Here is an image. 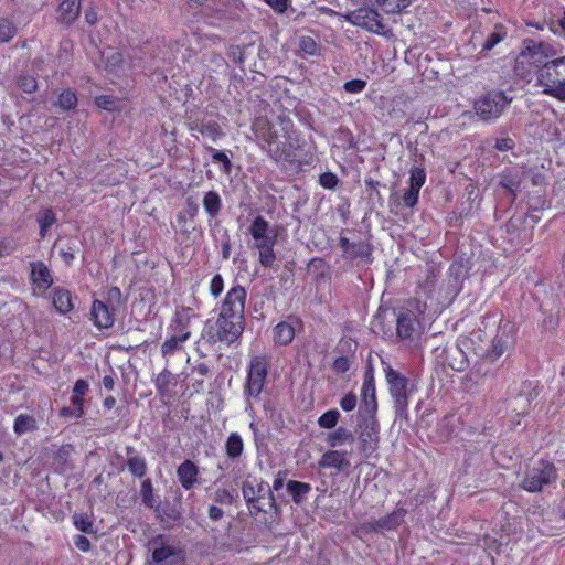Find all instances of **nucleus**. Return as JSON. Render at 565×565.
<instances>
[{
	"instance_id": "obj_1",
	"label": "nucleus",
	"mask_w": 565,
	"mask_h": 565,
	"mask_svg": "<svg viewBox=\"0 0 565 565\" xmlns=\"http://www.w3.org/2000/svg\"><path fill=\"white\" fill-rule=\"evenodd\" d=\"M554 55L555 50L551 44L525 39L521 52L515 57L514 73L521 79L531 82L534 74L539 77V73L546 64L547 58Z\"/></svg>"
},
{
	"instance_id": "obj_2",
	"label": "nucleus",
	"mask_w": 565,
	"mask_h": 565,
	"mask_svg": "<svg viewBox=\"0 0 565 565\" xmlns=\"http://www.w3.org/2000/svg\"><path fill=\"white\" fill-rule=\"evenodd\" d=\"M270 364V358L268 355H255L250 359L247 379L244 384V397L246 402V412L254 416L255 409L253 401H259L263 392Z\"/></svg>"
},
{
	"instance_id": "obj_3",
	"label": "nucleus",
	"mask_w": 565,
	"mask_h": 565,
	"mask_svg": "<svg viewBox=\"0 0 565 565\" xmlns=\"http://www.w3.org/2000/svg\"><path fill=\"white\" fill-rule=\"evenodd\" d=\"M537 85L543 93L565 103V56L547 61L539 73Z\"/></svg>"
},
{
	"instance_id": "obj_4",
	"label": "nucleus",
	"mask_w": 565,
	"mask_h": 565,
	"mask_svg": "<svg viewBox=\"0 0 565 565\" xmlns=\"http://www.w3.org/2000/svg\"><path fill=\"white\" fill-rule=\"evenodd\" d=\"M557 479V469L548 460H539L536 465L527 469L522 480V488L527 492H540L545 486L554 483Z\"/></svg>"
},
{
	"instance_id": "obj_5",
	"label": "nucleus",
	"mask_w": 565,
	"mask_h": 565,
	"mask_svg": "<svg viewBox=\"0 0 565 565\" xmlns=\"http://www.w3.org/2000/svg\"><path fill=\"white\" fill-rule=\"evenodd\" d=\"M514 391L515 394L507 398L505 403L511 413L519 417L529 414L532 402L540 395L542 386L537 382L523 381Z\"/></svg>"
},
{
	"instance_id": "obj_6",
	"label": "nucleus",
	"mask_w": 565,
	"mask_h": 565,
	"mask_svg": "<svg viewBox=\"0 0 565 565\" xmlns=\"http://www.w3.org/2000/svg\"><path fill=\"white\" fill-rule=\"evenodd\" d=\"M356 433L359 449L369 457L379 448L380 443V423L376 416L359 415Z\"/></svg>"
},
{
	"instance_id": "obj_7",
	"label": "nucleus",
	"mask_w": 565,
	"mask_h": 565,
	"mask_svg": "<svg viewBox=\"0 0 565 565\" xmlns=\"http://www.w3.org/2000/svg\"><path fill=\"white\" fill-rule=\"evenodd\" d=\"M242 492L246 503L252 505L257 511L265 510L260 504L262 500H267L269 508L276 507L275 497L269 484L262 479L248 478L243 483Z\"/></svg>"
},
{
	"instance_id": "obj_8",
	"label": "nucleus",
	"mask_w": 565,
	"mask_h": 565,
	"mask_svg": "<svg viewBox=\"0 0 565 565\" xmlns=\"http://www.w3.org/2000/svg\"><path fill=\"white\" fill-rule=\"evenodd\" d=\"M344 18L351 24L370 32L385 36L391 35V30L383 22L381 14L372 8H359L349 12Z\"/></svg>"
},
{
	"instance_id": "obj_9",
	"label": "nucleus",
	"mask_w": 565,
	"mask_h": 565,
	"mask_svg": "<svg viewBox=\"0 0 565 565\" xmlns=\"http://www.w3.org/2000/svg\"><path fill=\"white\" fill-rule=\"evenodd\" d=\"M385 376L390 385V392L394 398L396 413L406 415L408 407V379L395 371L392 366L384 367Z\"/></svg>"
},
{
	"instance_id": "obj_10",
	"label": "nucleus",
	"mask_w": 565,
	"mask_h": 565,
	"mask_svg": "<svg viewBox=\"0 0 565 565\" xmlns=\"http://www.w3.org/2000/svg\"><path fill=\"white\" fill-rule=\"evenodd\" d=\"M217 339L231 344L235 342L243 333L244 317L220 315L216 321Z\"/></svg>"
},
{
	"instance_id": "obj_11",
	"label": "nucleus",
	"mask_w": 565,
	"mask_h": 565,
	"mask_svg": "<svg viewBox=\"0 0 565 565\" xmlns=\"http://www.w3.org/2000/svg\"><path fill=\"white\" fill-rule=\"evenodd\" d=\"M284 232L278 225L270 226L262 216H257L249 226V233L256 241H262L265 247H271L278 243V236Z\"/></svg>"
},
{
	"instance_id": "obj_12",
	"label": "nucleus",
	"mask_w": 565,
	"mask_h": 565,
	"mask_svg": "<svg viewBox=\"0 0 565 565\" xmlns=\"http://www.w3.org/2000/svg\"><path fill=\"white\" fill-rule=\"evenodd\" d=\"M361 406L359 415H372L376 416L377 401L375 393V380L373 370L370 367L364 374V381L361 388Z\"/></svg>"
},
{
	"instance_id": "obj_13",
	"label": "nucleus",
	"mask_w": 565,
	"mask_h": 565,
	"mask_svg": "<svg viewBox=\"0 0 565 565\" xmlns=\"http://www.w3.org/2000/svg\"><path fill=\"white\" fill-rule=\"evenodd\" d=\"M404 516L405 510L397 509L379 520H371L361 524L360 531L362 533L393 531L399 526L404 520Z\"/></svg>"
},
{
	"instance_id": "obj_14",
	"label": "nucleus",
	"mask_w": 565,
	"mask_h": 565,
	"mask_svg": "<svg viewBox=\"0 0 565 565\" xmlns=\"http://www.w3.org/2000/svg\"><path fill=\"white\" fill-rule=\"evenodd\" d=\"M245 299L246 291L243 287L231 288L222 303L220 315L244 317Z\"/></svg>"
},
{
	"instance_id": "obj_15",
	"label": "nucleus",
	"mask_w": 565,
	"mask_h": 565,
	"mask_svg": "<svg viewBox=\"0 0 565 565\" xmlns=\"http://www.w3.org/2000/svg\"><path fill=\"white\" fill-rule=\"evenodd\" d=\"M530 170L524 164L505 168L501 173L500 184L515 194L527 178Z\"/></svg>"
},
{
	"instance_id": "obj_16",
	"label": "nucleus",
	"mask_w": 565,
	"mask_h": 565,
	"mask_svg": "<svg viewBox=\"0 0 565 565\" xmlns=\"http://www.w3.org/2000/svg\"><path fill=\"white\" fill-rule=\"evenodd\" d=\"M152 561L156 565H184L182 550L172 544L153 547Z\"/></svg>"
},
{
	"instance_id": "obj_17",
	"label": "nucleus",
	"mask_w": 565,
	"mask_h": 565,
	"mask_svg": "<svg viewBox=\"0 0 565 565\" xmlns=\"http://www.w3.org/2000/svg\"><path fill=\"white\" fill-rule=\"evenodd\" d=\"M116 308L109 306L103 300H95L92 305L90 315L94 324L98 329H108L115 323Z\"/></svg>"
},
{
	"instance_id": "obj_18",
	"label": "nucleus",
	"mask_w": 565,
	"mask_h": 565,
	"mask_svg": "<svg viewBox=\"0 0 565 565\" xmlns=\"http://www.w3.org/2000/svg\"><path fill=\"white\" fill-rule=\"evenodd\" d=\"M498 332L500 333L497 340V356L502 355L507 351H511L516 341L518 327L511 321L501 320L498 326Z\"/></svg>"
},
{
	"instance_id": "obj_19",
	"label": "nucleus",
	"mask_w": 565,
	"mask_h": 565,
	"mask_svg": "<svg viewBox=\"0 0 565 565\" xmlns=\"http://www.w3.org/2000/svg\"><path fill=\"white\" fill-rule=\"evenodd\" d=\"M321 468H333L341 471L350 467V460L347 451L328 450L318 462Z\"/></svg>"
},
{
	"instance_id": "obj_20",
	"label": "nucleus",
	"mask_w": 565,
	"mask_h": 565,
	"mask_svg": "<svg viewBox=\"0 0 565 565\" xmlns=\"http://www.w3.org/2000/svg\"><path fill=\"white\" fill-rule=\"evenodd\" d=\"M199 468L191 460H184L177 469V477L185 490H191L198 482Z\"/></svg>"
},
{
	"instance_id": "obj_21",
	"label": "nucleus",
	"mask_w": 565,
	"mask_h": 565,
	"mask_svg": "<svg viewBox=\"0 0 565 565\" xmlns=\"http://www.w3.org/2000/svg\"><path fill=\"white\" fill-rule=\"evenodd\" d=\"M253 131L255 137L262 141H264L268 150L271 151V146L276 142L278 136L276 131L273 130V127L268 119L264 117H258L253 122Z\"/></svg>"
},
{
	"instance_id": "obj_22",
	"label": "nucleus",
	"mask_w": 565,
	"mask_h": 565,
	"mask_svg": "<svg viewBox=\"0 0 565 565\" xmlns=\"http://www.w3.org/2000/svg\"><path fill=\"white\" fill-rule=\"evenodd\" d=\"M397 335L403 340L418 334L419 322L412 312L402 313L397 319Z\"/></svg>"
},
{
	"instance_id": "obj_23",
	"label": "nucleus",
	"mask_w": 565,
	"mask_h": 565,
	"mask_svg": "<svg viewBox=\"0 0 565 565\" xmlns=\"http://www.w3.org/2000/svg\"><path fill=\"white\" fill-rule=\"evenodd\" d=\"M126 465L129 472L137 478L145 477L148 469L146 459L142 456H140L131 446L126 448Z\"/></svg>"
},
{
	"instance_id": "obj_24",
	"label": "nucleus",
	"mask_w": 565,
	"mask_h": 565,
	"mask_svg": "<svg viewBox=\"0 0 565 565\" xmlns=\"http://www.w3.org/2000/svg\"><path fill=\"white\" fill-rule=\"evenodd\" d=\"M57 12L58 21L66 25L72 24L79 15L81 0H62Z\"/></svg>"
},
{
	"instance_id": "obj_25",
	"label": "nucleus",
	"mask_w": 565,
	"mask_h": 565,
	"mask_svg": "<svg viewBox=\"0 0 565 565\" xmlns=\"http://www.w3.org/2000/svg\"><path fill=\"white\" fill-rule=\"evenodd\" d=\"M190 129L192 131L200 132L203 137H205L212 141H215L223 136L220 125L213 120H209V121L194 120L190 124Z\"/></svg>"
},
{
	"instance_id": "obj_26",
	"label": "nucleus",
	"mask_w": 565,
	"mask_h": 565,
	"mask_svg": "<svg viewBox=\"0 0 565 565\" xmlns=\"http://www.w3.org/2000/svg\"><path fill=\"white\" fill-rule=\"evenodd\" d=\"M31 280L40 289H47L53 279L49 268L41 262L31 264Z\"/></svg>"
},
{
	"instance_id": "obj_27",
	"label": "nucleus",
	"mask_w": 565,
	"mask_h": 565,
	"mask_svg": "<svg viewBox=\"0 0 565 565\" xmlns=\"http://www.w3.org/2000/svg\"><path fill=\"white\" fill-rule=\"evenodd\" d=\"M274 341L279 345L289 344L295 337V326L290 321L279 322L273 331Z\"/></svg>"
},
{
	"instance_id": "obj_28",
	"label": "nucleus",
	"mask_w": 565,
	"mask_h": 565,
	"mask_svg": "<svg viewBox=\"0 0 565 565\" xmlns=\"http://www.w3.org/2000/svg\"><path fill=\"white\" fill-rule=\"evenodd\" d=\"M190 331L181 330L178 334L168 338L161 345L163 356L172 355L182 348V344L190 338Z\"/></svg>"
},
{
	"instance_id": "obj_29",
	"label": "nucleus",
	"mask_w": 565,
	"mask_h": 565,
	"mask_svg": "<svg viewBox=\"0 0 565 565\" xmlns=\"http://www.w3.org/2000/svg\"><path fill=\"white\" fill-rule=\"evenodd\" d=\"M372 7H379L387 14L401 13L411 6V0H366Z\"/></svg>"
},
{
	"instance_id": "obj_30",
	"label": "nucleus",
	"mask_w": 565,
	"mask_h": 565,
	"mask_svg": "<svg viewBox=\"0 0 565 565\" xmlns=\"http://www.w3.org/2000/svg\"><path fill=\"white\" fill-rule=\"evenodd\" d=\"M354 441V435L351 430L345 427H339L334 431L330 433L327 437V443L330 447L334 448L345 443L352 444Z\"/></svg>"
},
{
	"instance_id": "obj_31",
	"label": "nucleus",
	"mask_w": 565,
	"mask_h": 565,
	"mask_svg": "<svg viewBox=\"0 0 565 565\" xmlns=\"http://www.w3.org/2000/svg\"><path fill=\"white\" fill-rule=\"evenodd\" d=\"M203 207L210 217H216L222 209V200L217 192L209 191L203 196Z\"/></svg>"
},
{
	"instance_id": "obj_32",
	"label": "nucleus",
	"mask_w": 565,
	"mask_h": 565,
	"mask_svg": "<svg viewBox=\"0 0 565 565\" xmlns=\"http://www.w3.org/2000/svg\"><path fill=\"white\" fill-rule=\"evenodd\" d=\"M244 450V443L237 433H232L226 439L225 451L231 460L237 459Z\"/></svg>"
},
{
	"instance_id": "obj_33",
	"label": "nucleus",
	"mask_w": 565,
	"mask_h": 565,
	"mask_svg": "<svg viewBox=\"0 0 565 565\" xmlns=\"http://www.w3.org/2000/svg\"><path fill=\"white\" fill-rule=\"evenodd\" d=\"M38 428L36 420L33 416L28 414H20L14 420L13 430L18 436L33 431Z\"/></svg>"
},
{
	"instance_id": "obj_34",
	"label": "nucleus",
	"mask_w": 565,
	"mask_h": 565,
	"mask_svg": "<svg viewBox=\"0 0 565 565\" xmlns=\"http://www.w3.org/2000/svg\"><path fill=\"white\" fill-rule=\"evenodd\" d=\"M287 490L292 497L295 503H300L310 492L311 486L306 482L290 480L287 482Z\"/></svg>"
},
{
	"instance_id": "obj_35",
	"label": "nucleus",
	"mask_w": 565,
	"mask_h": 565,
	"mask_svg": "<svg viewBox=\"0 0 565 565\" xmlns=\"http://www.w3.org/2000/svg\"><path fill=\"white\" fill-rule=\"evenodd\" d=\"M140 495H141L142 503L147 508H149V509L158 508V500L153 492V486H152L151 479L146 478L142 480L141 486H140Z\"/></svg>"
},
{
	"instance_id": "obj_36",
	"label": "nucleus",
	"mask_w": 565,
	"mask_h": 565,
	"mask_svg": "<svg viewBox=\"0 0 565 565\" xmlns=\"http://www.w3.org/2000/svg\"><path fill=\"white\" fill-rule=\"evenodd\" d=\"M53 305L58 312H70L74 307L70 291L57 290L53 296Z\"/></svg>"
},
{
	"instance_id": "obj_37",
	"label": "nucleus",
	"mask_w": 565,
	"mask_h": 565,
	"mask_svg": "<svg viewBox=\"0 0 565 565\" xmlns=\"http://www.w3.org/2000/svg\"><path fill=\"white\" fill-rule=\"evenodd\" d=\"M493 103L494 99L490 93L482 96L475 103L476 114L482 119H489L493 110Z\"/></svg>"
},
{
	"instance_id": "obj_38",
	"label": "nucleus",
	"mask_w": 565,
	"mask_h": 565,
	"mask_svg": "<svg viewBox=\"0 0 565 565\" xmlns=\"http://www.w3.org/2000/svg\"><path fill=\"white\" fill-rule=\"evenodd\" d=\"M88 391V383L79 379L76 381L74 387H73V394L71 397V402L74 406H82L84 405V395Z\"/></svg>"
},
{
	"instance_id": "obj_39",
	"label": "nucleus",
	"mask_w": 565,
	"mask_h": 565,
	"mask_svg": "<svg viewBox=\"0 0 565 565\" xmlns=\"http://www.w3.org/2000/svg\"><path fill=\"white\" fill-rule=\"evenodd\" d=\"M56 105L64 110L73 109L77 105V96L73 90L64 89L58 95Z\"/></svg>"
},
{
	"instance_id": "obj_40",
	"label": "nucleus",
	"mask_w": 565,
	"mask_h": 565,
	"mask_svg": "<svg viewBox=\"0 0 565 565\" xmlns=\"http://www.w3.org/2000/svg\"><path fill=\"white\" fill-rule=\"evenodd\" d=\"M173 383H174V376L168 370H163L161 373L158 374V376L156 379V387L159 391V393L162 395H164L169 392V388Z\"/></svg>"
},
{
	"instance_id": "obj_41",
	"label": "nucleus",
	"mask_w": 565,
	"mask_h": 565,
	"mask_svg": "<svg viewBox=\"0 0 565 565\" xmlns=\"http://www.w3.org/2000/svg\"><path fill=\"white\" fill-rule=\"evenodd\" d=\"M438 268L436 266H431L428 269L426 278L419 282V288L427 295L430 296L435 289L436 280H437Z\"/></svg>"
},
{
	"instance_id": "obj_42",
	"label": "nucleus",
	"mask_w": 565,
	"mask_h": 565,
	"mask_svg": "<svg viewBox=\"0 0 565 565\" xmlns=\"http://www.w3.org/2000/svg\"><path fill=\"white\" fill-rule=\"evenodd\" d=\"M340 418V412L338 409H329L318 418V424L322 428L331 429L334 428Z\"/></svg>"
},
{
	"instance_id": "obj_43",
	"label": "nucleus",
	"mask_w": 565,
	"mask_h": 565,
	"mask_svg": "<svg viewBox=\"0 0 565 565\" xmlns=\"http://www.w3.org/2000/svg\"><path fill=\"white\" fill-rule=\"evenodd\" d=\"M105 62L107 70L116 72L122 66L124 56L117 51L108 50L105 55Z\"/></svg>"
},
{
	"instance_id": "obj_44",
	"label": "nucleus",
	"mask_w": 565,
	"mask_h": 565,
	"mask_svg": "<svg viewBox=\"0 0 565 565\" xmlns=\"http://www.w3.org/2000/svg\"><path fill=\"white\" fill-rule=\"evenodd\" d=\"M38 222L40 224V233L42 236L45 235V232L52 226L55 222L54 212L51 209L43 210L38 214Z\"/></svg>"
},
{
	"instance_id": "obj_45",
	"label": "nucleus",
	"mask_w": 565,
	"mask_h": 565,
	"mask_svg": "<svg viewBox=\"0 0 565 565\" xmlns=\"http://www.w3.org/2000/svg\"><path fill=\"white\" fill-rule=\"evenodd\" d=\"M17 33L15 25L7 20L3 19L0 21V41L3 43L9 42Z\"/></svg>"
},
{
	"instance_id": "obj_46",
	"label": "nucleus",
	"mask_w": 565,
	"mask_h": 565,
	"mask_svg": "<svg viewBox=\"0 0 565 565\" xmlns=\"http://www.w3.org/2000/svg\"><path fill=\"white\" fill-rule=\"evenodd\" d=\"M425 180H426V173H425L424 169L414 168L411 170L409 186L419 191L422 189V186L424 185Z\"/></svg>"
},
{
	"instance_id": "obj_47",
	"label": "nucleus",
	"mask_w": 565,
	"mask_h": 565,
	"mask_svg": "<svg viewBox=\"0 0 565 565\" xmlns=\"http://www.w3.org/2000/svg\"><path fill=\"white\" fill-rule=\"evenodd\" d=\"M74 525L77 530L84 533H92L93 532V522L89 520V518L85 514H75L73 516Z\"/></svg>"
},
{
	"instance_id": "obj_48",
	"label": "nucleus",
	"mask_w": 565,
	"mask_h": 565,
	"mask_svg": "<svg viewBox=\"0 0 565 565\" xmlns=\"http://www.w3.org/2000/svg\"><path fill=\"white\" fill-rule=\"evenodd\" d=\"M299 46L301 51L308 55H317L319 52V45L311 36H302L300 39Z\"/></svg>"
},
{
	"instance_id": "obj_49",
	"label": "nucleus",
	"mask_w": 565,
	"mask_h": 565,
	"mask_svg": "<svg viewBox=\"0 0 565 565\" xmlns=\"http://www.w3.org/2000/svg\"><path fill=\"white\" fill-rule=\"evenodd\" d=\"M18 85L24 93L28 94L35 92L38 88L36 79L31 75L20 76Z\"/></svg>"
},
{
	"instance_id": "obj_50",
	"label": "nucleus",
	"mask_w": 565,
	"mask_h": 565,
	"mask_svg": "<svg viewBox=\"0 0 565 565\" xmlns=\"http://www.w3.org/2000/svg\"><path fill=\"white\" fill-rule=\"evenodd\" d=\"M213 501L223 505H231L233 503V494L226 489H217L213 494Z\"/></svg>"
},
{
	"instance_id": "obj_51",
	"label": "nucleus",
	"mask_w": 565,
	"mask_h": 565,
	"mask_svg": "<svg viewBox=\"0 0 565 565\" xmlns=\"http://www.w3.org/2000/svg\"><path fill=\"white\" fill-rule=\"evenodd\" d=\"M356 401V395L353 392H349L340 399V407L344 412H351L355 408Z\"/></svg>"
},
{
	"instance_id": "obj_52",
	"label": "nucleus",
	"mask_w": 565,
	"mask_h": 565,
	"mask_svg": "<svg viewBox=\"0 0 565 565\" xmlns=\"http://www.w3.org/2000/svg\"><path fill=\"white\" fill-rule=\"evenodd\" d=\"M106 303H108L109 306L114 307V308H118L121 303V291L118 287H111L108 291H107V301Z\"/></svg>"
},
{
	"instance_id": "obj_53",
	"label": "nucleus",
	"mask_w": 565,
	"mask_h": 565,
	"mask_svg": "<svg viewBox=\"0 0 565 565\" xmlns=\"http://www.w3.org/2000/svg\"><path fill=\"white\" fill-rule=\"evenodd\" d=\"M365 87L366 82L363 79H352L343 85L344 90L352 94L361 93Z\"/></svg>"
},
{
	"instance_id": "obj_54",
	"label": "nucleus",
	"mask_w": 565,
	"mask_h": 565,
	"mask_svg": "<svg viewBox=\"0 0 565 565\" xmlns=\"http://www.w3.org/2000/svg\"><path fill=\"white\" fill-rule=\"evenodd\" d=\"M210 150L213 152V161L222 163L224 167V171L230 172L232 168L230 158L223 151H218L213 148H210Z\"/></svg>"
},
{
	"instance_id": "obj_55",
	"label": "nucleus",
	"mask_w": 565,
	"mask_h": 565,
	"mask_svg": "<svg viewBox=\"0 0 565 565\" xmlns=\"http://www.w3.org/2000/svg\"><path fill=\"white\" fill-rule=\"evenodd\" d=\"M83 415H84V407H82V406H74V407L64 406L60 411V416L65 417V418L66 417L81 418Z\"/></svg>"
},
{
	"instance_id": "obj_56",
	"label": "nucleus",
	"mask_w": 565,
	"mask_h": 565,
	"mask_svg": "<svg viewBox=\"0 0 565 565\" xmlns=\"http://www.w3.org/2000/svg\"><path fill=\"white\" fill-rule=\"evenodd\" d=\"M419 191L409 186L408 190L403 195V203L407 207H413L416 205L418 201Z\"/></svg>"
},
{
	"instance_id": "obj_57",
	"label": "nucleus",
	"mask_w": 565,
	"mask_h": 565,
	"mask_svg": "<svg viewBox=\"0 0 565 565\" xmlns=\"http://www.w3.org/2000/svg\"><path fill=\"white\" fill-rule=\"evenodd\" d=\"M95 104L103 109L114 110L115 109V99L110 96L100 95L95 98Z\"/></svg>"
},
{
	"instance_id": "obj_58",
	"label": "nucleus",
	"mask_w": 565,
	"mask_h": 565,
	"mask_svg": "<svg viewBox=\"0 0 565 565\" xmlns=\"http://www.w3.org/2000/svg\"><path fill=\"white\" fill-rule=\"evenodd\" d=\"M319 181L324 189H333L338 183V178L331 172H326L320 175Z\"/></svg>"
},
{
	"instance_id": "obj_59",
	"label": "nucleus",
	"mask_w": 565,
	"mask_h": 565,
	"mask_svg": "<svg viewBox=\"0 0 565 565\" xmlns=\"http://www.w3.org/2000/svg\"><path fill=\"white\" fill-rule=\"evenodd\" d=\"M224 288V281L221 275H215L210 284V291L214 297L220 296V294L223 291Z\"/></svg>"
},
{
	"instance_id": "obj_60",
	"label": "nucleus",
	"mask_w": 565,
	"mask_h": 565,
	"mask_svg": "<svg viewBox=\"0 0 565 565\" xmlns=\"http://www.w3.org/2000/svg\"><path fill=\"white\" fill-rule=\"evenodd\" d=\"M276 255L274 249H259V260L262 265L269 267L274 264Z\"/></svg>"
},
{
	"instance_id": "obj_61",
	"label": "nucleus",
	"mask_w": 565,
	"mask_h": 565,
	"mask_svg": "<svg viewBox=\"0 0 565 565\" xmlns=\"http://www.w3.org/2000/svg\"><path fill=\"white\" fill-rule=\"evenodd\" d=\"M332 367L339 374L345 373L350 369V361L347 356H339L334 360Z\"/></svg>"
},
{
	"instance_id": "obj_62",
	"label": "nucleus",
	"mask_w": 565,
	"mask_h": 565,
	"mask_svg": "<svg viewBox=\"0 0 565 565\" xmlns=\"http://www.w3.org/2000/svg\"><path fill=\"white\" fill-rule=\"evenodd\" d=\"M514 147L515 141L511 137L497 138V151H508L512 150Z\"/></svg>"
},
{
	"instance_id": "obj_63",
	"label": "nucleus",
	"mask_w": 565,
	"mask_h": 565,
	"mask_svg": "<svg viewBox=\"0 0 565 565\" xmlns=\"http://www.w3.org/2000/svg\"><path fill=\"white\" fill-rule=\"evenodd\" d=\"M276 12L282 13L286 11L289 0H265Z\"/></svg>"
},
{
	"instance_id": "obj_64",
	"label": "nucleus",
	"mask_w": 565,
	"mask_h": 565,
	"mask_svg": "<svg viewBox=\"0 0 565 565\" xmlns=\"http://www.w3.org/2000/svg\"><path fill=\"white\" fill-rule=\"evenodd\" d=\"M74 545H75L78 550H81V551H83V552H87V551H89V548H90V542H89V540H88L86 536H84V535H76V536L74 537Z\"/></svg>"
}]
</instances>
